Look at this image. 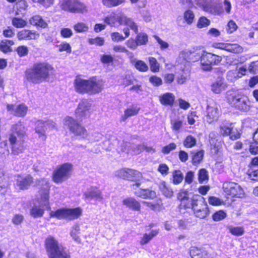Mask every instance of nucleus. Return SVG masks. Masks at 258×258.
Listing matches in <instances>:
<instances>
[{"instance_id": "20", "label": "nucleus", "mask_w": 258, "mask_h": 258, "mask_svg": "<svg viewBox=\"0 0 258 258\" xmlns=\"http://www.w3.org/2000/svg\"><path fill=\"white\" fill-rule=\"evenodd\" d=\"M135 195L144 199H154L156 197V193L154 190L147 189L139 188L134 191Z\"/></svg>"}, {"instance_id": "43", "label": "nucleus", "mask_w": 258, "mask_h": 258, "mask_svg": "<svg viewBox=\"0 0 258 258\" xmlns=\"http://www.w3.org/2000/svg\"><path fill=\"white\" fill-rule=\"evenodd\" d=\"M158 233V231L153 230H152L149 234H144L140 241V244L141 245H144L148 243L154 237L157 235Z\"/></svg>"}, {"instance_id": "10", "label": "nucleus", "mask_w": 258, "mask_h": 258, "mask_svg": "<svg viewBox=\"0 0 258 258\" xmlns=\"http://www.w3.org/2000/svg\"><path fill=\"white\" fill-rule=\"evenodd\" d=\"M60 7L62 10L71 13H86L87 7L78 0H63Z\"/></svg>"}, {"instance_id": "39", "label": "nucleus", "mask_w": 258, "mask_h": 258, "mask_svg": "<svg viewBox=\"0 0 258 258\" xmlns=\"http://www.w3.org/2000/svg\"><path fill=\"white\" fill-rule=\"evenodd\" d=\"M136 82H137V80L133 75L126 74L122 77V80L120 83L124 87H127L129 85L134 84Z\"/></svg>"}, {"instance_id": "57", "label": "nucleus", "mask_w": 258, "mask_h": 258, "mask_svg": "<svg viewBox=\"0 0 258 258\" xmlns=\"http://www.w3.org/2000/svg\"><path fill=\"white\" fill-rule=\"evenodd\" d=\"M113 50L116 52L125 53L128 56L129 58L133 54L132 52L129 51L124 46L120 45L114 46Z\"/></svg>"}, {"instance_id": "61", "label": "nucleus", "mask_w": 258, "mask_h": 258, "mask_svg": "<svg viewBox=\"0 0 258 258\" xmlns=\"http://www.w3.org/2000/svg\"><path fill=\"white\" fill-rule=\"evenodd\" d=\"M210 21L205 17H201L197 23V27L199 28L207 27L210 25Z\"/></svg>"}, {"instance_id": "26", "label": "nucleus", "mask_w": 258, "mask_h": 258, "mask_svg": "<svg viewBox=\"0 0 258 258\" xmlns=\"http://www.w3.org/2000/svg\"><path fill=\"white\" fill-rule=\"evenodd\" d=\"M192 258H208L209 253L204 248L192 247L190 251Z\"/></svg>"}, {"instance_id": "55", "label": "nucleus", "mask_w": 258, "mask_h": 258, "mask_svg": "<svg viewBox=\"0 0 258 258\" xmlns=\"http://www.w3.org/2000/svg\"><path fill=\"white\" fill-rule=\"evenodd\" d=\"M198 180L200 183H203L205 181L208 180V172L205 169H201L199 171Z\"/></svg>"}, {"instance_id": "18", "label": "nucleus", "mask_w": 258, "mask_h": 258, "mask_svg": "<svg viewBox=\"0 0 258 258\" xmlns=\"http://www.w3.org/2000/svg\"><path fill=\"white\" fill-rule=\"evenodd\" d=\"M86 199H95L99 202L103 200V196L101 191L96 187H92L88 189L83 194Z\"/></svg>"}, {"instance_id": "35", "label": "nucleus", "mask_w": 258, "mask_h": 258, "mask_svg": "<svg viewBox=\"0 0 258 258\" xmlns=\"http://www.w3.org/2000/svg\"><path fill=\"white\" fill-rule=\"evenodd\" d=\"M121 13L118 14L116 15H112L106 17L104 19V22L107 24L110 25L111 26H114L116 22H118V24H120Z\"/></svg>"}, {"instance_id": "63", "label": "nucleus", "mask_w": 258, "mask_h": 258, "mask_svg": "<svg viewBox=\"0 0 258 258\" xmlns=\"http://www.w3.org/2000/svg\"><path fill=\"white\" fill-rule=\"evenodd\" d=\"M16 51L20 57L26 56L28 53V48L27 46L22 45L17 47Z\"/></svg>"}, {"instance_id": "56", "label": "nucleus", "mask_w": 258, "mask_h": 258, "mask_svg": "<svg viewBox=\"0 0 258 258\" xmlns=\"http://www.w3.org/2000/svg\"><path fill=\"white\" fill-rule=\"evenodd\" d=\"M80 229L78 225H74L73 227V229L71 232V237L77 242H80V238L78 236V234L80 233Z\"/></svg>"}, {"instance_id": "47", "label": "nucleus", "mask_w": 258, "mask_h": 258, "mask_svg": "<svg viewBox=\"0 0 258 258\" xmlns=\"http://www.w3.org/2000/svg\"><path fill=\"white\" fill-rule=\"evenodd\" d=\"M183 19L188 25H191L195 19V14L190 10L185 11L183 14Z\"/></svg>"}, {"instance_id": "23", "label": "nucleus", "mask_w": 258, "mask_h": 258, "mask_svg": "<svg viewBox=\"0 0 258 258\" xmlns=\"http://www.w3.org/2000/svg\"><path fill=\"white\" fill-rule=\"evenodd\" d=\"M130 60L131 63L139 71L146 72L148 70V65L144 61L135 58L134 54L131 56Z\"/></svg>"}, {"instance_id": "6", "label": "nucleus", "mask_w": 258, "mask_h": 258, "mask_svg": "<svg viewBox=\"0 0 258 258\" xmlns=\"http://www.w3.org/2000/svg\"><path fill=\"white\" fill-rule=\"evenodd\" d=\"M192 210L195 216L200 219H204L209 214V210L205 199L200 195L193 196Z\"/></svg>"}, {"instance_id": "30", "label": "nucleus", "mask_w": 258, "mask_h": 258, "mask_svg": "<svg viewBox=\"0 0 258 258\" xmlns=\"http://www.w3.org/2000/svg\"><path fill=\"white\" fill-rule=\"evenodd\" d=\"M231 9V5L229 1L225 0L222 6H216L214 8L215 12L218 15L223 13L225 11L227 14L230 13Z\"/></svg>"}, {"instance_id": "31", "label": "nucleus", "mask_w": 258, "mask_h": 258, "mask_svg": "<svg viewBox=\"0 0 258 258\" xmlns=\"http://www.w3.org/2000/svg\"><path fill=\"white\" fill-rule=\"evenodd\" d=\"M66 219L73 220L78 219L82 214V210L79 208L66 209Z\"/></svg>"}, {"instance_id": "41", "label": "nucleus", "mask_w": 258, "mask_h": 258, "mask_svg": "<svg viewBox=\"0 0 258 258\" xmlns=\"http://www.w3.org/2000/svg\"><path fill=\"white\" fill-rule=\"evenodd\" d=\"M226 51L234 53H239L243 51V48L238 44L227 43Z\"/></svg>"}, {"instance_id": "19", "label": "nucleus", "mask_w": 258, "mask_h": 258, "mask_svg": "<svg viewBox=\"0 0 258 258\" xmlns=\"http://www.w3.org/2000/svg\"><path fill=\"white\" fill-rule=\"evenodd\" d=\"M39 37V34L35 31L23 29L19 31L17 34L19 40H36Z\"/></svg>"}, {"instance_id": "46", "label": "nucleus", "mask_w": 258, "mask_h": 258, "mask_svg": "<svg viewBox=\"0 0 258 258\" xmlns=\"http://www.w3.org/2000/svg\"><path fill=\"white\" fill-rule=\"evenodd\" d=\"M136 39L138 45H145L148 42V36L145 33L141 32L138 33Z\"/></svg>"}, {"instance_id": "13", "label": "nucleus", "mask_w": 258, "mask_h": 258, "mask_svg": "<svg viewBox=\"0 0 258 258\" xmlns=\"http://www.w3.org/2000/svg\"><path fill=\"white\" fill-rule=\"evenodd\" d=\"M205 112L206 120L209 123L217 121L220 114L217 104L213 101L208 102Z\"/></svg>"}, {"instance_id": "49", "label": "nucleus", "mask_w": 258, "mask_h": 258, "mask_svg": "<svg viewBox=\"0 0 258 258\" xmlns=\"http://www.w3.org/2000/svg\"><path fill=\"white\" fill-rule=\"evenodd\" d=\"M197 143L196 139L191 135L187 136L183 141V145L186 148H192Z\"/></svg>"}, {"instance_id": "29", "label": "nucleus", "mask_w": 258, "mask_h": 258, "mask_svg": "<svg viewBox=\"0 0 258 258\" xmlns=\"http://www.w3.org/2000/svg\"><path fill=\"white\" fill-rule=\"evenodd\" d=\"M121 22L120 25H124L128 26L136 33L138 32V28L137 24L132 20V19L127 17L125 15L122 14L121 17Z\"/></svg>"}, {"instance_id": "52", "label": "nucleus", "mask_w": 258, "mask_h": 258, "mask_svg": "<svg viewBox=\"0 0 258 258\" xmlns=\"http://www.w3.org/2000/svg\"><path fill=\"white\" fill-rule=\"evenodd\" d=\"M74 29L78 33L87 32L88 30V26L83 22H78L73 26Z\"/></svg>"}, {"instance_id": "34", "label": "nucleus", "mask_w": 258, "mask_h": 258, "mask_svg": "<svg viewBox=\"0 0 258 258\" xmlns=\"http://www.w3.org/2000/svg\"><path fill=\"white\" fill-rule=\"evenodd\" d=\"M170 124L172 131L178 134L183 126V120L179 118L171 119Z\"/></svg>"}, {"instance_id": "3", "label": "nucleus", "mask_w": 258, "mask_h": 258, "mask_svg": "<svg viewBox=\"0 0 258 258\" xmlns=\"http://www.w3.org/2000/svg\"><path fill=\"white\" fill-rule=\"evenodd\" d=\"M26 131L27 128L23 122L19 121L12 125L8 139L14 155H18L24 152V138L26 135Z\"/></svg>"}, {"instance_id": "21", "label": "nucleus", "mask_w": 258, "mask_h": 258, "mask_svg": "<svg viewBox=\"0 0 258 258\" xmlns=\"http://www.w3.org/2000/svg\"><path fill=\"white\" fill-rule=\"evenodd\" d=\"M226 88V84L222 77H218L211 85V91L215 94H220Z\"/></svg>"}, {"instance_id": "33", "label": "nucleus", "mask_w": 258, "mask_h": 258, "mask_svg": "<svg viewBox=\"0 0 258 258\" xmlns=\"http://www.w3.org/2000/svg\"><path fill=\"white\" fill-rule=\"evenodd\" d=\"M248 103L249 101L247 98L243 95H242V97H240L237 102L236 103L234 107L241 110L247 111L249 108Z\"/></svg>"}, {"instance_id": "53", "label": "nucleus", "mask_w": 258, "mask_h": 258, "mask_svg": "<svg viewBox=\"0 0 258 258\" xmlns=\"http://www.w3.org/2000/svg\"><path fill=\"white\" fill-rule=\"evenodd\" d=\"M196 4L204 9L211 8L213 6L212 0H195Z\"/></svg>"}, {"instance_id": "14", "label": "nucleus", "mask_w": 258, "mask_h": 258, "mask_svg": "<svg viewBox=\"0 0 258 258\" xmlns=\"http://www.w3.org/2000/svg\"><path fill=\"white\" fill-rule=\"evenodd\" d=\"M202 52H203V49L199 47L185 49L180 53L179 57L187 62H195L201 58Z\"/></svg>"}, {"instance_id": "25", "label": "nucleus", "mask_w": 258, "mask_h": 258, "mask_svg": "<svg viewBox=\"0 0 258 258\" xmlns=\"http://www.w3.org/2000/svg\"><path fill=\"white\" fill-rule=\"evenodd\" d=\"M35 125V132L38 134L40 139L42 141H45L46 139V136L45 135L46 126L45 121L38 120Z\"/></svg>"}, {"instance_id": "4", "label": "nucleus", "mask_w": 258, "mask_h": 258, "mask_svg": "<svg viewBox=\"0 0 258 258\" xmlns=\"http://www.w3.org/2000/svg\"><path fill=\"white\" fill-rule=\"evenodd\" d=\"M104 86V82L96 77L90 78L89 80H84L77 77L75 80V89L79 93L94 95L101 92Z\"/></svg>"}, {"instance_id": "40", "label": "nucleus", "mask_w": 258, "mask_h": 258, "mask_svg": "<svg viewBox=\"0 0 258 258\" xmlns=\"http://www.w3.org/2000/svg\"><path fill=\"white\" fill-rule=\"evenodd\" d=\"M14 43L12 40H4L2 41L0 43V50L4 52L12 51L11 46L14 45Z\"/></svg>"}, {"instance_id": "5", "label": "nucleus", "mask_w": 258, "mask_h": 258, "mask_svg": "<svg viewBox=\"0 0 258 258\" xmlns=\"http://www.w3.org/2000/svg\"><path fill=\"white\" fill-rule=\"evenodd\" d=\"M45 245L49 258H70L69 252L53 236H49L46 238Z\"/></svg>"}, {"instance_id": "38", "label": "nucleus", "mask_w": 258, "mask_h": 258, "mask_svg": "<svg viewBox=\"0 0 258 258\" xmlns=\"http://www.w3.org/2000/svg\"><path fill=\"white\" fill-rule=\"evenodd\" d=\"M160 190L166 197L171 198L173 196V192L172 189L169 187L165 182H162L159 185Z\"/></svg>"}, {"instance_id": "1", "label": "nucleus", "mask_w": 258, "mask_h": 258, "mask_svg": "<svg viewBox=\"0 0 258 258\" xmlns=\"http://www.w3.org/2000/svg\"><path fill=\"white\" fill-rule=\"evenodd\" d=\"M36 186L39 188V197L37 201L41 205L45 207L46 210L50 211V218H56L58 219H66V209H58L55 211H51L49 205V190L50 185L47 179L43 178L36 181Z\"/></svg>"}, {"instance_id": "64", "label": "nucleus", "mask_w": 258, "mask_h": 258, "mask_svg": "<svg viewBox=\"0 0 258 258\" xmlns=\"http://www.w3.org/2000/svg\"><path fill=\"white\" fill-rule=\"evenodd\" d=\"M251 143L249 146V152L252 154H256L258 153V141H253Z\"/></svg>"}, {"instance_id": "15", "label": "nucleus", "mask_w": 258, "mask_h": 258, "mask_svg": "<svg viewBox=\"0 0 258 258\" xmlns=\"http://www.w3.org/2000/svg\"><path fill=\"white\" fill-rule=\"evenodd\" d=\"M91 107V104L88 100H82L76 110L75 114L77 119L81 121L88 116Z\"/></svg>"}, {"instance_id": "36", "label": "nucleus", "mask_w": 258, "mask_h": 258, "mask_svg": "<svg viewBox=\"0 0 258 258\" xmlns=\"http://www.w3.org/2000/svg\"><path fill=\"white\" fill-rule=\"evenodd\" d=\"M220 133L223 136L229 135L230 139L232 140H236L240 137V134L239 133L234 134L232 132V129L230 127L225 126L220 127Z\"/></svg>"}, {"instance_id": "42", "label": "nucleus", "mask_w": 258, "mask_h": 258, "mask_svg": "<svg viewBox=\"0 0 258 258\" xmlns=\"http://www.w3.org/2000/svg\"><path fill=\"white\" fill-rule=\"evenodd\" d=\"M44 213V210L39 206H34L30 210V215L34 218L42 217Z\"/></svg>"}, {"instance_id": "22", "label": "nucleus", "mask_w": 258, "mask_h": 258, "mask_svg": "<svg viewBox=\"0 0 258 258\" xmlns=\"http://www.w3.org/2000/svg\"><path fill=\"white\" fill-rule=\"evenodd\" d=\"M178 200L181 201V203L179 205L180 209H189L192 208V199L189 200L187 197V194L185 192H180L178 196Z\"/></svg>"}, {"instance_id": "37", "label": "nucleus", "mask_w": 258, "mask_h": 258, "mask_svg": "<svg viewBox=\"0 0 258 258\" xmlns=\"http://www.w3.org/2000/svg\"><path fill=\"white\" fill-rule=\"evenodd\" d=\"M30 22L32 25L40 26L44 28L47 26V24L38 15L32 17L30 20Z\"/></svg>"}, {"instance_id": "62", "label": "nucleus", "mask_w": 258, "mask_h": 258, "mask_svg": "<svg viewBox=\"0 0 258 258\" xmlns=\"http://www.w3.org/2000/svg\"><path fill=\"white\" fill-rule=\"evenodd\" d=\"M90 44H96L98 46H102L104 43V38L102 37H96L95 38H90L88 40Z\"/></svg>"}, {"instance_id": "58", "label": "nucleus", "mask_w": 258, "mask_h": 258, "mask_svg": "<svg viewBox=\"0 0 258 258\" xmlns=\"http://www.w3.org/2000/svg\"><path fill=\"white\" fill-rule=\"evenodd\" d=\"M226 215V213L223 211H219L213 215L212 218L214 221H219L225 219Z\"/></svg>"}, {"instance_id": "24", "label": "nucleus", "mask_w": 258, "mask_h": 258, "mask_svg": "<svg viewBox=\"0 0 258 258\" xmlns=\"http://www.w3.org/2000/svg\"><path fill=\"white\" fill-rule=\"evenodd\" d=\"M242 94L237 91L230 90L226 93V99L228 102L232 106H234L236 103L242 97Z\"/></svg>"}, {"instance_id": "16", "label": "nucleus", "mask_w": 258, "mask_h": 258, "mask_svg": "<svg viewBox=\"0 0 258 258\" xmlns=\"http://www.w3.org/2000/svg\"><path fill=\"white\" fill-rule=\"evenodd\" d=\"M33 182V178L30 174L17 176L16 185L20 190H27Z\"/></svg>"}, {"instance_id": "60", "label": "nucleus", "mask_w": 258, "mask_h": 258, "mask_svg": "<svg viewBox=\"0 0 258 258\" xmlns=\"http://www.w3.org/2000/svg\"><path fill=\"white\" fill-rule=\"evenodd\" d=\"M111 40L113 42H118L122 41L125 39L123 35L117 32H112L110 34Z\"/></svg>"}, {"instance_id": "44", "label": "nucleus", "mask_w": 258, "mask_h": 258, "mask_svg": "<svg viewBox=\"0 0 258 258\" xmlns=\"http://www.w3.org/2000/svg\"><path fill=\"white\" fill-rule=\"evenodd\" d=\"M125 0H101L102 4L108 8L117 7L125 2Z\"/></svg>"}, {"instance_id": "45", "label": "nucleus", "mask_w": 258, "mask_h": 258, "mask_svg": "<svg viewBox=\"0 0 258 258\" xmlns=\"http://www.w3.org/2000/svg\"><path fill=\"white\" fill-rule=\"evenodd\" d=\"M192 163L196 165L199 164L203 160L204 157V151L201 150L195 153H192Z\"/></svg>"}, {"instance_id": "54", "label": "nucleus", "mask_w": 258, "mask_h": 258, "mask_svg": "<svg viewBox=\"0 0 258 258\" xmlns=\"http://www.w3.org/2000/svg\"><path fill=\"white\" fill-rule=\"evenodd\" d=\"M149 65L150 69L153 72H157L159 71V64L156 59L153 57H149Z\"/></svg>"}, {"instance_id": "51", "label": "nucleus", "mask_w": 258, "mask_h": 258, "mask_svg": "<svg viewBox=\"0 0 258 258\" xmlns=\"http://www.w3.org/2000/svg\"><path fill=\"white\" fill-rule=\"evenodd\" d=\"M12 24L16 28H23L27 26V22L20 18H14L12 20Z\"/></svg>"}, {"instance_id": "12", "label": "nucleus", "mask_w": 258, "mask_h": 258, "mask_svg": "<svg viewBox=\"0 0 258 258\" xmlns=\"http://www.w3.org/2000/svg\"><path fill=\"white\" fill-rule=\"evenodd\" d=\"M223 188L224 192L231 197L241 198L244 195L241 187L234 182H225L223 184Z\"/></svg>"}, {"instance_id": "27", "label": "nucleus", "mask_w": 258, "mask_h": 258, "mask_svg": "<svg viewBox=\"0 0 258 258\" xmlns=\"http://www.w3.org/2000/svg\"><path fill=\"white\" fill-rule=\"evenodd\" d=\"M122 203L124 205L134 211H140L141 205L140 203L133 198L125 199L122 201Z\"/></svg>"}, {"instance_id": "9", "label": "nucleus", "mask_w": 258, "mask_h": 258, "mask_svg": "<svg viewBox=\"0 0 258 258\" xmlns=\"http://www.w3.org/2000/svg\"><path fill=\"white\" fill-rule=\"evenodd\" d=\"M73 165L71 163H64L56 169L53 172V180L55 183H61L70 176Z\"/></svg>"}, {"instance_id": "28", "label": "nucleus", "mask_w": 258, "mask_h": 258, "mask_svg": "<svg viewBox=\"0 0 258 258\" xmlns=\"http://www.w3.org/2000/svg\"><path fill=\"white\" fill-rule=\"evenodd\" d=\"M140 108L137 105H133L125 110L124 114L121 116L122 121H125L127 118L138 114Z\"/></svg>"}, {"instance_id": "48", "label": "nucleus", "mask_w": 258, "mask_h": 258, "mask_svg": "<svg viewBox=\"0 0 258 258\" xmlns=\"http://www.w3.org/2000/svg\"><path fill=\"white\" fill-rule=\"evenodd\" d=\"M230 232L233 235L239 236L244 233V228L242 227H234L229 226L228 227Z\"/></svg>"}, {"instance_id": "11", "label": "nucleus", "mask_w": 258, "mask_h": 258, "mask_svg": "<svg viewBox=\"0 0 258 258\" xmlns=\"http://www.w3.org/2000/svg\"><path fill=\"white\" fill-rule=\"evenodd\" d=\"M115 176L130 181H139L142 178V173L130 168H121L114 172Z\"/></svg>"}, {"instance_id": "32", "label": "nucleus", "mask_w": 258, "mask_h": 258, "mask_svg": "<svg viewBox=\"0 0 258 258\" xmlns=\"http://www.w3.org/2000/svg\"><path fill=\"white\" fill-rule=\"evenodd\" d=\"M174 100L175 96L171 93H166L160 96V101L164 105H172Z\"/></svg>"}, {"instance_id": "8", "label": "nucleus", "mask_w": 258, "mask_h": 258, "mask_svg": "<svg viewBox=\"0 0 258 258\" xmlns=\"http://www.w3.org/2000/svg\"><path fill=\"white\" fill-rule=\"evenodd\" d=\"M64 125L70 131L76 136L86 138L87 136L86 130L72 117L67 116L63 119Z\"/></svg>"}, {"instance_id": "7", "label": "nucleus", "mask_w": 258, "mask_h": 258, "mask_svg": "<svg viewBox=\"0 0 258 258\" xmlns=\"http://www.w3.org/2000/svg\"><path fill=\"white\" fill-rule=\"evenodd\" d=\"M200 58L202 69L205 71H211L213 66L218 64L222 59L220 56L205 52L204 50Z\"/></svg>"}, {"instance_id": "2", "label": "nucleus", "mask_w": 258, "mask_h": 258, "mask_svg": "<svg viewBox=\"0 0 258 258\" xmlns=\"http://www.w3.org/2000/svg\"><path fill=\"white\" fill-rule=\"evenodd\" d=\"M53 68L46 62L36 63L25 72L24 79L27 82L38 84L49 79Z\"/></svg>"}, {"instance_id": "17", "label": "nucleus", "mask_w": 258, "mask_h": 258, "mask_svg": "<svg viewBox=\"0 0 258 258\" xmlns=\"http://www.w3.org/2000/svg\"><path fill=\"white\" fill-rule=\"evenodd\" d=\"M7 109L10 114L18 117L25 116L28 111L27 106L23 103L18 105L7 104Z\"/></svg>"}, {"instance_id": "50", "label": "nucleus", "mask_w": 258, "mask_h": 258, "mask_svg": "<svg viewBox=\"0 0 258 258\" xmlns=\"http://www.w3.org/2000/svg\"><path fill=\"white\" fill-rule=\"evenodd\" d=\"M173 182L174 184H178L182 182L183 175L180 170H175L172 173Z\"/></svg>"}, {"instance_id": "59", "label": "nucleus", "mask_w": 258, "mask_h": 258, "mask_svg": "<svg viewBox=\"0 0 258 258\" xmlns=\"http://www.w3.org/2000/svg\"><path fill=\"white\" fill-rule=\"evenodd\" d=\"M57 47H58V50L59 52L66 51L69 53L71 52L72 47L70 44L66 42L60 43L57 46Z\"/></svg>"}]
</instances>
